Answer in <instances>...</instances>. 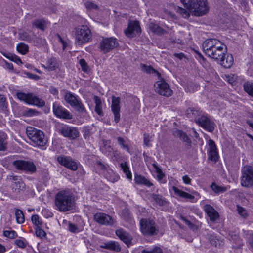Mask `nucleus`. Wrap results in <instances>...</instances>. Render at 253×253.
I'll list each match as a JSON object with an SVG mask.
<instances>
[{
	"label": "nucleus",
	"instance_id": "f8f14e48",
	"mask_svg": "<svg viewBox=\"0 0 253 253\" xmlns=\"http://www.w3.org/2000/svg\"><path fill=\"white\" fill-rule=\"evenodd\" d=\"M160 79L156 81L154 85V90L156 92L161 95L169 97L172 94V90L170 88L169 84L164 79Z\"/></svg>",
	"mask_w": 253,
	"mask_h": 253
},
{
	"label": "nucleus",
	"instance_id": "ea45409f",
	"mask_svg": "<svg viewBox=\"0 0 253 253\" xmlns=\"http://www.w3.org/2000/svg\"><path fill=\"white\" fill-rule=\"evenodd\" d=\"M141 67L143 71L148 74H154L158 76V77H161V74L152 67L145 64H141Z\"/></svg>",
	"mask_w": 253,
	"mask_h": 253
},
{
	"label": "nucleus",
	"instance_id": "4d7b16f0",
	"mask_svg": "<svg viewBox=\"0 0 253 253\" xmlns=\"http://www.w3.org/2000/svg\"><path fill=\"white\" fill-rule=\"evenodd\" d=\"M35 233L36 236L39 238H42L45 237L46 235L45 232L42 229L40 228L39 227H38L36 228Z\"/></svg>",
	"mask_w": 253,
	"mask_h": 253
},
{
	"label": "nucleus",
	"instance_id": "393cba45",
	"mask_svg": "<svg viewBox=\"0 0 253 253\" xmlns=\"http://www.w3.org/2000/svg\"><path fill=\"white\" fill-rule=\"evenodd\" d=\"M122 218L126 222L127 227H133L134 225L135 221L132 218L130 211L128 209H124L122 211Z\"/></svg>",
	"mask_w": 253,
	"mask_h": 253
},
{
	"label": "nucleus",
	"instance_id": "09e8293b",
	"mask_svg": "<svg viewBox=\"0 0 253 253\" xmlns=\"http://www.w3.org/2000/svg\"><path fill=\"white\" fill-rule=\"evenodd\" d=\"M45 21L43 19H36L33 22V25L35 27L43 31L45 29Z\"/></svg>",
	"mask_w": 253,
	"mask_h": 253
},
{
	"label": "nucleus",
	"instance_id": "e2e57ef3",
	"mask_svg": "<svg viewBox=\"0 0 253 253\" xmlns=\"http://www.w3.org/2000/svg\"><path fill=\"white\" fill-rule=\"evenodd\" d=\"M42 213L46 218L51 217L53 216V213L46 209L42 210Z\"/></svg>",
	"mask_w": 253,
	"mask_h": 253
},
{
	"label": "nucleus",
	"instance_id": "dca6fc26",
	"mask_svg": "<svg viewBox=\"0 0 253 253\" xmlns=\"http://www.w3.org/2000/svg\"><path fill=\"white\" fill-rule=\"evenodd\" d=\"M13 164L17 169L31 173L36 171V167L32 162L16 160L13 162Z\"/></svg>",
	"mask_w": 253,
	"mask_h": 253
},
{
	"label": "nucleus",
	"instance_id": "6e6552de",
	"mask_svg": "<svg viewBox=\"0 0 253 253\" xmlns=\"http://www.w3.org/2000/svg\"><path fill=\"white\" fill-rule=\"evenodd\" d=\"M140 226L141 232L145 235H156L159 232V227L153 220L141 219Z\"/></svg>",
	"mask_w": 253,
	"mask_h": 253
},
{
	"label": "nucleus",
	"instance_id": "5fc2aeb1",
	"mask_svg": "<svg viewBox=\"0 0 253 253\" xmlns=\"http://www.w3.org/2000/svg\"><path fill=\"white\" fill-rule=\"evenodd\" d=\"M6 99L3 95H0V110L4 111L7 108Z\"/></svg>",
	"mask_w": 253,
	"mask_h": 253
},
{
	"label": "nucleus",
	"instance_id": "3c124183",
	"mask_svg": "<svg viewBox=\"0 0 253 253\" xmlns=\"http://www.w3.org/2000/svg\"><path fill=\"white\" fill-rule=\"evenodd\" d=\"M31 220L33 224L39 227L42 224V219L37 214H35L32 216Z\"/></svg>",
	"mask_w": 253,
	"mask_h": 253
},
{
	"label": "nucleus",
	"instance_id": "4be33fe9",
	"mask_svg": "<svg viewBox=\"0 0 253 253\" xmlns=\"http://www.w3.org/2000/svg\"><path fill=\"white\" fill-rule=\"evenodd\" d=\"M141 28L138 21L131 22L128 24L127 28L125 30V35L129 38L133 37L135 32L139 33Z\"/></svg>",
	"mask_w": 253,
	"mask_h": 253
},
{
	"label": "nucleus",
	"instance_id": "1a4fd4ad",
	"mask_svg": "<svg viewBox=\"0 0 253 253\" xmlns=\"http://www.w3.org/2000/svg\"><path fill=\"white\" fill-rule=\"evenodd\" d=\"M64 99L71 106L80 113L86 112L85 107L79 97L70 91H67L64 95Z\"/></svg>",
	"mask_w": 253,
	"mask_h": 253
},
{
	"label": "nucleus",
	"instance_id": "412c9836",
	"mask_svg": "<svg viewBox=\"0 0 253 253\" xmlns=\"http://www.w3.org/2000/svg\"><path fill=\"white\" fill-rule=\"evenodd\" d=\"M203 210L212 222H215L219 218V214L217 211L211 205L206 204Z\"/></svg>",
	"mask_w": 253,
	"mask_h": 253
},
{
	"label": "nucleus",
	"instance_id": "680f3d73",
	"mask_svg": "<svg viewBox=\"0 0 253 253\" xmlns=\"http://www.w3.org/2000/svg\"><path fill=\"white\" fill-rule=\"evenodd\" d=\"M26 74L27 76L30 79H33L36 81L40 79V77L36 74H34L29 72L26 73Z\"/></svg>",
	"mask_w": 253,
	"mask_h": 253
},
{
	"label": "nucleus",
	"instance_id": "58836bf2",
	"mask_svg": "<svg viewBox=\"0 0 253 253\" xmlns=\"http://www.w3.org/2000/svg\"><path fill=\"white\" fill-rule=\"evenodd\" d=\"M15 216L16 220V222L18 224H22L25 221V216L23 211L19 209H15Z\"/></svg>",
	"mask_w": 253,
	"mask_h": 253
},
{
	"label": "nucleus",
	"instance_id": "b1692460",
	"mask_svg": "<svg viewBox=\"0 0 253 253\" xmlns=\"http://www.w3.org/2000/svg\"><path fill=\"white\" fill-rule=\"evenodd\" d=\"M207 238L209 241L210 243L216 247H221L224 244V242L222 239L215 236V235L209 232L206 235Z\"/></svg>",
	"mask_w": 253,
	"mask_h": 253
},
{
	"label": "nucleus",
	"instance_id": "f704fd0d",
	"mask_svg": "<svg viewBox=\"0 0 253 253\" xmlns=\"http://www.w3.org/2000/svg\"><path fill=\"white\" fill-rule=\"evenodd\" d=\"M201 110L196 108H189L186 111V115L188 118L194 119V120L198 117Z\"/></svg>",
	"mask_w": 253,
	"mask_h": 253
},
{
	"label": "nucleus",
	"instance_id": "13d9d810",
	"mask_svg": "<svg viewBox=\"0 0 253 253\" xmlns=\"http://www.w3.org/2000/svg\"><path fill=\"white\" fill-rule=\"evenodd\" d=\"M79 64L84 72H87L88 71V66L85 60L83 59L80 60Z\"/></svg>",
	"mask_w": 253,
	"mask_h": 253
},
{
	"label": "nucleus",
	"instance_id": "49530a36",
	"mask_svg": "<svg viewBox=\"0 0 253 253\" xmlns=\"http://www.w3.org/2000/svg\"><path fill=\"white\" fill-rule=\"evenodd\" d=\"M244 90L250 96L253 97V83L247 82L244 84Z\"/></svg>",
	"mask_w": 253,
	"mask_h": 253
},
{
	"label": "nucleus",
	"instance_id": "473e14b6",
	"mask_svg": "<svg viewBox=\"0 0 253 253\" xmlns=\"http://www.w3.org/2000/svg\"><path fill=\"white\" fill-rule=\"evenodd\" d=\"M103 248L116 252L121 251V247L119 244L115 241H110L105 243L104 246H103Z\"/></svg>",
	"mask_w": 253,
	"mask_h": 253
},
{
	"label": "nucleus",
	"instance_id": "39448f33",
	"mask_svg": "<svg viewBox=\"0 0 253 253\" xmlns=\"http://www.w3.org/2000/svg\"><path fill=\"white\" fill-rule=\"evenodd\" d=\"M91 37V31L86 25H80L75 28L76 43L78 45L88 42Z\"/></svg>",
	"mask_w": 253,
	"mask_h": 253
},
{
	"label": "nucleus",
	"instance_id": "e433bc0d",
	"mask_svg": "<svg viewBox=\"0 0 253 253\" xmlns=\"http://www.w3.org/2000/svg\"><path fill=\"white\" fill-rule=\"evenodd\" d=\"M149 28L150 30L157 34H162L165 30L157 24L151 22L149 23Z\"/></svg>",
	"mask_w": 253,
	"mask_h": 253
},
{
	"label": "nucleus",
	"instance_id": "2eb2a0df",
	"mask_svg": "<svg viewBox=\"0 0 253 253\" xmlns=\"http://www.w3.org/2000/svg\"><path fill=\"white\" fill-rule=\"evenodd\" d=\"M173 190L177 196L191 202H196L200 197L199 193L195 191H192L191 193H188L175 186L173 187Z\"/></svg>",
	"mask_w": 253,
	"mask_h": 253
},
{
	"label": "nucleus",
	"instance_id": "052dcab7",
	"mask_svg": "<svg viewBox=\"0 0 253 253\" xmlns=\"http://www.w3.org/2000/svg\"><path fill=\"white\" fill-rule=\"evenodd\" d=\"M15 244L19 247L23 248L26 246V243L21 239H16L15 241Z\"/></svg>",
	"mask_w": 253,
	"mask_h": 253
},
{
	"label": "nucleus",
	"instance_id": "72a5a7b5",
	"mask_svg": "<svg viewBox=\"0 0 253 253\" xmlns=\"http://www.w3.org/2000/svg\"><path fill=\"white\" fill-rule=\"evenodd\" d=\"M93 100L95 104V111L100 116H103L104 114L102 111V103L100 98L97 96H94Z\"/></svg>",
	"mask_w": 253,
	"mask_h": 253
},
{
	"label": "nucleus",
	"instance_id": "f3484780",
	"mask_svg": "<svg viewBox=\"0 0 253 253\" xmlns=\"http://www.w3.org/2000/svg\"><path fill=\"white\" fill-rule=\"evenodd\" d=\"M57 161L61 165L71 170L76 171L78 169V165L77 162L70 156H59L57 157Z\"/></svg>",
	"mask_w": 253,
	"mask_h": 253
},
{
	"label": "nucleus",
	"instance_id": "4468645a",
	"mask_svg": "<svg viewBox=\"0 0 253 253\" xmlns=\"http://www.w3.org/2000/svg\"><path fill=\"white\" fill-rule=\"evenodd\" d=\"M93 220L100 225L112 226L115 223V220L112 216L103 212L95 213Z\"/></svg>",
	"mask_w": 253,
	"mask_h": 253
},
{
	"label": "nucleus",
	"instance_id": "20e7f679",
	"mask_svg": "<svg viewBox=\"0 0 253 253\" xmlns=\"http://www.w3.org/2000/svg\"><path fill=\"white\" fill-rule=\"evenodd\" d=\"M26 133L29 139L38 147H42L47 142L44 134L41 130L29 126L26 129Z\"/></svg>",
	"mask_w": 253,
	"mask_h": 253
},
{
	"label": "nucleus",
	"instance_id": "0e129e2a",
	"mask_svg": "<svg viewBox=\"0 0 253 253\" xmlns=\"http://www.w3.org/2000/svg\"><path fill=\"white\" fill-rule=\"evenodd\" d=\"M96 166L98 168L102 170L105 171L106 170H107V167L100 161H98L96 163Z\"/></svg>",
	"mask_w": 253,
	"mask_h": 253
},
{
	"label": "nucleus",
	"instance_id": "0eeeda50",
	"mask_svg": "<svg viewBox=\"0 0 253 253\" xmlns=\"http://www.w3.org/2000/svg\"><path fill=\"white\" fill-rule=\"evenodd\" d=\"M16 96L20 100L29 105L42 107L44 106L45 104L43 99L38 97L31 93L17 92Z\"/></svg>",
	"mask_w": 253,
	"mask_h": 253
},
{
	"label": "nucleus",
	"instance_id": "69168bd1",
	"mask_svg": "<svg viewBox=\"0 0 253 253\" xmlns=\"http://www.w3.org/2000/svg\"><path fill=\"white\" fill-rule=\"evenodd\" d=\"M58 38L59 42L62 45V49L64 50L68 46V43L66 41L63 40L59 35H58Z\"/></svg>",
	"mask_w": 253,
	"mask_h": 253
},
{
	"label": "nucleus",
	"instance_id": "c85d7f7f",
	"mask_svg": "<svg viewBox=\"0 0 253 253\" xmlns=\"http://www.w3.org/2000/svg\"><path fill=\"white\" fill-rule=\"evenodd\" d=\"M152 165L155 169L156 172L157 173V180L161 183H166L167 180L165 178V175L161 169L158 166L157 163L154 162Z\"/></svg>",
	"mask_w": 253,
	"mask_h": 253
},
{
	"label": "nucleus",
	"instance_id": "f257e3e1",
	"mask_svg": "<svg viewBox=\"0 0 253 253\" xmlns=\"http://www.w3.org/2000/svg\"><path fill=\"white\" fill-rule=\"evenodd\" d=\"M205 54L215 60H218L221 56L226 53V45L217 39L211 38L206 40L202 44Z\"/></svg>",
	"mask_w": 253,
	"mask_h": 253
},
{
	"label": "nucleus",
	"instance_id": "6e6d98bb",
	"mask_svg": "<svg viewBox=\"0 0 253 253\" xmlns=\"http://www.w3.org/2000/svg\"><path fill=\"white\" fill-rule=\"evenodd\" d=\"M237 210L239 214H240L242 217L245 218L247 217L248 214L246 210L243 207L237 205Z\"/></svg>",
	"mask_w": 253,
	"mask_h": 253
},
{
	"label": "nucleus",
	"instance_id": "c03bdc74",
	"mask_svg": "<svg viewBox=\"0 0 253 253\" xmlns=\"http://www.w3.org/2000/svg\"><path fill=\"white\" fill-rule=\"evenodd\" d=\"M120 166L123 171L126 174V177L129 179H131L132 175L127 164L126 162L121 163Z\"/></svg>",
	"mask_w": 253,
	"mask_h": 253
},
{
	"label": "nucleus",
	"instance_id": "774afa93",
	"mask_svg": "<svg viewBox=\"0 0 253 253\" xmlns=\"http://www.w3.org/2000/svg\"><path fill=\"white\" fill-rule=\"evenodd\" d=\"M181 220L184 222V223L188 225L189 227L192 228L193 226V224L190 221L187 220L185 217H181Z\"/></svg>",
	"mask_w": 253,
	"mask_h": 253
},
{
	"label": "nucleus",
	"instance_id": "2f4dec72",
	"mask_svg": "<svg viewBox=\"0 0 253 253\" xmlns=\"http://www.w3.org/2000/svg\"><path fill=\"white\" fill-rule=\"evenodd\" d=\"M7 134L4 132L0 131V151H4L7 150Z\"/></svg>",
	"mask_w": 253,
	"mask_h": 253
},
{
	"label": "nucleus",
	"instance_id": "cd10ccee",
	"mask_svg": "<svg viewBox=\"0 0 253 253\" xmlns=\"http://www.w3.org/2000/svg\"><path fill=\"white\" fill-rule=\"evenodd\" d=\"M117 142L122 149L125 150L128 153H130V141L127 138H123L120 136L118 137L117 138Z\"/></svg>",
	"mask_w": 253,
	"mask_h": 253
},
{
	"label": "nucleus",
	"instance_id": "c756f323",
	"mask_svg": "<svg viewBox=\"0 0 253 253\" xmlns=\"http://www.w3.org/2000/svg\"><path fill=\"white\" fill-rule=\"evenodd\" d=\"M134 180L137 184L144 185L148 187L153 186V184L149 179L141 175H135Z\"/></svg>",
	"mask_w": 253,
	"mask_h": 253
},
{
	"label": "nucleus",
	"instance_id": "9d476101",
	"mask_svg": "<svg viewBox=\"0 0 253 253\" xmlns=\"http://www.w3.org/2000/svg\"><path fill=\"white\" fill-rule=\"evenodd\" d=\"M241 185L249 188L253 186V167L246 165L241 170Z\"/></svg>",
	"mask_w": 253,
	"mask_h": 253
},
{
	"label": "nucleus",
	"instance_id": "f03ea898",
	"mask_svg": "<svg viewBox=\"0 0 253 253\" xmlns=\"http://www.w3.org/2000/svg\"><path fill=\"white\" fill-rule=\"evenodd\" d=\"M180 1L186 8L196 16L205 15L209 10L207 0H180Z\"/></svg>",
	"mask_w": 253,
	"mask_h": 253
},
{
	"label": "nucleus",
	"instance_id": "a18cd8bd",
	"mask_svg": "<svg viewBox=\"0 0 253 253\" xmlns=\"http://www.w3.org/2000/svg\"><path fill=\"white\" fill-rule=\"evenodd\" d=\"M211 187L212 190L217 194L223 193L226 191V188L225 187L219 186L215 182L212 183Z\"/></svg>",
	"mask_w": 253,
	"mask_h": 253
},
{
	"label": "nucleus",
	"instance_id": "7c9ffc66",
	"mask_svg": "<svg viewBox=\"0 0 253 253\" xmlns=\"http://www.w3.org/2000/svg\"><path fill=\"white\" fill-rule=\"evenodd\" d=\"M42 67L48 71H54L58 67V64L56 58L52 57L47 61L46 65H43Z\"/></svg>",
	"mask_w": 253,
	"mask_h": 253
},
{
	"label": "nucleus",
	"instance_id": "7ed1b4c3",
	"mask_svg": "<svg viewBox=\"0 0 253 253\" xmlns=\"http://www.w3.org/2000/svg\"><path fill=\"white\" fill-rule=\"evenodd\" d=\"M55 205L60 211H66L73 205L72 194L69 190H62L58 192L55 199Z\"/></svg>",
	"mask_w": 253,
	"mask_h": 253
},
{
	"label": "nucleus",
	"instance_id": "5701e85b",
	"mask_svg": "<svg viewBox=\"0 0 253 253\" xmlns=\"http://www.w3.org/2000/svg\"><path fill=\"white\" fill-rule=\"evenodd\" d=\"M8 179L12 183V188L14 190H20L24 188L25 184L21 176L12 174L8 176Z\"/></svg>",
	"mask_w": 253,
	"mask_h": 253
},
{
	"label": "nucleus",
	"instance_id": "8fccbe9b",
	"mask_svg": "<svg viewBox=\"0 0 253 253\" xmlns=\"http://www.w3.org/2000/svg\"><path fill=\"white\" fill-rule=\"evenodd\" d=\"M19 37L21 40L27 41L29 42H32L35 38L34 36H30L26 32H20L19 33Z\"/></svg>",
	"mask_w": 253,
	"mask_h": 253
},
{
	"label": "nucleus",
	"instance_id": "864d4df0",
	"mask_svg": "<svg viewBox=\"0 0 253 253\" xmlns=\"http://www.w3.org/2000/svg\"><path fill=\"white\" fill-rule=\"evenodd\" d=\"M40 114V112L34 109H29L25 111V115L28 117L38 116Z\"/></svg>",
	"mask_w": 253,
	"mask_h": 253
},
{
	"label": "nucleus",
	"instance_id": "37998d69",
	"mask_svg": "<svg viewBox=\"0 0 253 253\" xmlns=\"http://www.w3.org/2000/svg\"><path fill=\"white\" fill-rule=\"evenodd\" d=\"M177 135L179 136L181 140L186 143L188 148L190 147L191 141L185 132L179 130L177 132Z\"/></svg>",
	"mask_w": 253,
	"mask_h": 253
},
{
	"label": "nucleus",
	"instance_id": "aec40b11",
	"mask_svg": "<svg viewBox=\"0 0 253 253\" xmlns=\"http://www.w3.org/2000/svg\"><path fill=\"white\" fill-rule=\"evenodd\" d=\"M209 148L207 151L208 159L214 162H216L219 158L216 145L212 139H209L208 142Z\"/></svg>",
	"mask_w": 253,
	"mask_h": 253
},
{
	"label": "nucleus",
	"instance_id": "bf43d9fd",
	"mask_svg": "<svg viewBox=\"0 0 253 253\" xmlns=\"http://www.w3.org/2000/svg\"><path fill=\"white\" fill-rule=\"evenodd\" d=\"M86 8L91 10L97 8V6L92 2H87L85 3Z\"/></svg>",
	"mask_w": 253,
	"mask_h": 253
},
{
	"label": "nucleus",
	"instance_id": "a878e982",
	"mask_svg": "<svg viewBox=\"0 0 253 253\" xmlns=\"http://www.w3.org/2000/svg\"><path fill=\"white\" fill-rule=\"evenodd\" d=\"M116 234L127 246H129L131 244L132 240L131 236L123 229L117 230Z\"/></svg>",
	"mask_w": 253,
	"mask_h": 253
},
{
	"label": "nucleus",
	"instance_id": "9b49d317",
	"mask_svg": "<svg viewBox=\"0 0 253 253\" xmlns=\"http://www.w3.org/2000/svg\"><path fill=\"white\" fill-rule=\"evenodd\" d=\"M58 132L71 140H75L80 136V132L77 127L62 124L58 128Z\"/></svg>",
	"mask_w": 253,
	"mask_h": 253
},
{
	"label": "nucleus",
	"instance_id": "ddd939ff",
	"mask_svg": "<svg viewBox=\"0 0 253 253\" xmlns=\"http://www.w3.org/2000/svg\"><path fill=\"white\" fill-rule=\"evenodd\" d=\"M118 43L116 38L114 37L103 38L99 43V49L101 52L106 54L117 47Z\"/></svg>",
	"mask_w": 253,
	"mask_h": 253
},
{
	"label": "nucleus",
	"instance_id": "6ab92c4d",
	"mask_svg": "<svg viewBox=\"0 0 253 253\" xmlns=\"http://www.w3.org/2000/svg\"><path fill=\"white\" fill-rule=\"evenodd\" d=\"M120 97L112 96L111 110L114 115V121L116 123H118L120 120Z\"/></svg>",
	"mask_w": 253,
	"mask_h": 253
},
{
	"label": "nucleus",
	"instance_id": "423d86ee",
	"mask_svg": "<svg viewBox=\"0 0 253 253\" xmlns=\"http://www.w3.org/2000/svg\"><path fill=\"white\" fill-rule=\"evenodd\" d=\"M195 123L208 132H212L214 130V122L209 115L202 110L195 120Z\"/></svg>",
	"mask_w": 253,
	"mask_h": 253
},
{
	"label": "nucleus",
	"instance_id": "bb28decb",
	"mask_svg": "<svg viewBox=\"0 0 253 253\" xmlns=\"http://www.w3.org/2000/svg\"><path fill=\"white\" fill-rule=\"evenodd\" d=\"M221 58L218 60L220 61V64L225 68H229L233 64V57L232 55H226L225 53L223 56H221Z\"/></svg>",
	"mask_w": 253,
	"mask_h": 253
},
{
	"label": "nucleus",
	"instance_id": "de8ad7c7",
	"mask_svg": "<svg viewBox=\"0 0 253 253\" xmlns=\"http://www.w3.org/2000/svg\"><path fill=\"white\" fill-rule=\"evenodd\" d=\"M16 48L18 52L23 55L26 54L29 51L28 46L23 43L18 44Z\"/></svg>",
	"mask_w": 253,
	"mask_h": 253
},
{
	"label": "nucleus",
	"instance_id": "a211bd4d",
	"mask_svg": "<svg viewBox=\"0 0 253 253\" xmlns=\"http://www.w3.org/2000/svg\"><path fill=\"white\" fill-rule=\"evenodd\" d=\"M53 112L56 117L64 119H72L73 115L66 109L57 103L53 104Z\"/></svg>",
	"mask_w": 253,
	"mask_h": 253
},
{
	"label": "nucleus",
	"instance_id": "79ce46f5",
	"mask_svg": "<svg viewBox=\"0 0 253 253\" xmlns=\"http://www.w3.org/2000/svg\"><path fill=\"white\" fill-rule=\"evenodd\" d=\"M163 252L165 251L160 246L155 245L148 250H143L141 253H163Z\"/></svg>",
	"mask_w": 253,
	"mask_h": 253
},
{
	"label": "nucleus",
	"instance_id": "a19ab883",
	"mask_svg": "<svg viewBox=\"0 0 253 253\" xmlns=\"http://www.w3.org/2000/svg\"><path fill=\"white\" fill-rule=\"evenodd\" d=\"M63 223L66 226V228L72 233H76L80 231L78 227L76 225L66 220H64Z\"/></svg>",
	"mask_w": 253,
	"mask_h": 253
},
{
	"label": "nucleus",
	"instance_id": "4c0bfd02",
	"mask_svg": "<svg viewBox=\"0 0 253 253\" xmlns=\"http://www.w3.org/2000/svg\"><path fill=\"white\" fill-rule=\"evenodd\" d=\"M1 53L4 57L18 64H21L22 63L20 58L16 55L4 52H1Z\"/></svg>",
	"mask_w": 253,
	"mask_h": 253
},
{
	"label": "nucleus",
	"instance_id": "603ef678",
	"mask_svg": "<svg viewBox=\"0 0 253 253\" xmlns=\"http://www.w3.org/2000/svg\"><path fill=\"white\" fill-rule=\"evenodd\" d=\"M3 235L8 238L13 239L17 236V234L14 230H5L3 231Z\"/></svg>",
	"mask_w": 253,
	"mask_h": 253
},
{
	"label": "nucleus",
	"instance_id": "c9c22d12",
	"mask_svg": "<svg viewBox=\"0 0 253 253\" xmlns=\"http://www.w3.org/2000/svg\"><path fill=\"white\" fill-rule=\"evenodd\" d=\"M152 200L160 206H164L167 204V201L161 195L152 193L151 195Z\"/></svg>",
	"mask_w": 253,
	"mask_h": 253
},
{
	"label": "nucleus",
	"instance_id": "338daca9",
	"mask_svg": "<svg viewBox=\"0 0 253 253\" xmlns=\"http://www.w3.org/2000/svg\"><path fill=\"white\" fill-rule=\"evenodd\" d=\"M182 180L183 182L185 184H191V179L187 175H184L182 177Z\"/></svg>",
	"mask_w": 253,
	"mask_h": 253
}]
</instances>
